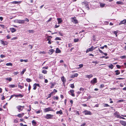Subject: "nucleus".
<instances>
[{
  "mask_svg": "<svg viewBox=\"0 0 126 126\" xmlns=\"http://www.w3.org/2000/svg\"><path fill=\"white\" fill-rule=\"evenodd\" d=\"M44 112H46L49 111H53V109L51 107H49L47 108H45L44 109Z\"/></svg>",
  "mask_w": 126,
  "mask_h": 126,
  "instance_id": "1",
  "label": "nucleus"
},
{
  "mask_svg": "<svg viewBox=\"0 0 126 126\" xmlns=\"http://www.w3.org/2000/svg\"><path fill=\"white\" fill-rule=\"evenodd\" d=\"M54 115L51 114H47L44 117L47 119H53Z\"/></svg>",
  "mask_w": 126,
  "mask_h": 126,
  "instance_id": "2",
  "label": "nucleus"
},
{
  "mask_svg": "<svg viewBox=\"0 0 126 126\" xmlns=\"http://www.w3.org/2000/svg\"><path fill=\"white\" fill-rule=\"evenodd\" d=\"M82 113L84 114L85 115H90L92 114V113L91 112L87 110H85L82 112Z\"/></svg>",
  "mask_w": 126,
  "mask_h": 126,
  "instance_id": "3",
  "label": "nucleus"
},
{
  "mask_svg": "<svg viewBox=\"0 0 126 126\" xmlns=\"http://www.w3.org/2000/svg\"><path fill=\"white\" fill-rule=\"evenodd\" d=\"M97 79L96 78H94L92 80H91L90 81V83L93 84H95L96 83H97Z\"/></svg>",
  "mask_w": 126,
  "mask_h": 126,
  "instance_id": "4",
  "label": "nucleus"
},
{
  "mask_svg": "<svg viewBox=\"0 0 126 126\" xmlns=\"http://www.w3.org/2000/svg\"><path fill=\"white\" fill-rule=\"evenodd\" d=\"M76 17H72L71 18L72 19V22H73L74 23L76 24L78 23V20L76 19Z\"/></svg>",
  "mask_w": 126,
  "mask_h": 126,
  "instance_id": "5",
  "label": "nucleus"
},
{
  "mask_svg": "<svg viewBox=\"0 0 126 126\" xmlns=\"http://www.w3.org/2000/svg\"><path fill=\"white\" fill-rule=\"evenodd\" d=\"M114 115H115V117L117 118H120L121 116L119 114V113L117 111H116L114 113Z\"/></svg>",
  "mask_w": 126,
  "mask_h": 126,
  "instance_id": "6",
  "label": "nucleus"
},
{
  "mask_svg": "<svg viewBox=\"0 0 126 126\" xmlns=\"http://www.w3.org/2000/svg\"><path fill=\"white\" fill-rule=\"evenodd\" d=\"M17 22L19 24H24L25 23V20H17Z\"/></svg>",
  "mask_w": 126,
  "mask_h": 126,
  "instance_id": "7",
  "label": "nucleus"
},
{
  "mask_svg": "<svg viewBox=\"0 0 126 126\" xmlns=\"http://www.w3.org/2000/svg\"><path fill=\"white\" fill-rule=\"evenodd\" d=\"M16 108L18 110L21 111H22L23 109V108H22V106H18L16 107Z\"/></svg>",
  "mask_w": 126,
  "mask_h": 126,
  "instance_id": "8",
  "label": "nucleus"
},
{
  "mask_svg": "<svg viewBox=\"0 0 126 126\" xmlns=\"http://www.w3.org/2000/svg\"><path fill=\"white\" fill-rule=\"evenodd\" d=\"M57 20L58 21V24H59L62 23V20L61 18H58Z\"/></svg>",
  "mask_w": 126,
  "mask_h": 126,
  "instance_id": "9",
  "label": "nucleus"
},
{
  "mask_svg": "<svg viewBox=\"0 0 126 126\" xmlns=\"http://www.w3.org/2000/svg\"><path fill=\"white\" fill-rule=\"evenodd\" d=\"M120 123L122 125L125 126H126V122L123 121H120Z\"/></svg>",
  "mask_w": 126,
  "mask_h": 126,
  "instance_id": "10",
  "label": "nucleus"
},
{
  "mask_svg": "<svg viewBox=\"0 0 126 126\" xmlns=\"http://www.w3.org/2000/svg\"><path fill=\"white\" fill-rule=\"evenodd\" d=\"M8 87L10 88H14L17 87V85L15 84L9 85Z\"/></svg>",
  "mask_w": 126,
  "mask_h": 126,
  "instance_id": "11",
  "label": "nucleus"
},
{
  "mask_svg": "<svg viewBox=\"0 0 126 126\" xmlns=\"http://www.w3.org/2000/svg\"><path fill=\"white\" fill-rule=\"evenodd\" d=\"M126 23V20L124 19L121 21L119 24V25H120L122 24H124Z\"/></svg>",
  "mask_w": 126,
  "mask_h": 126,
  "instance_id": "12",
  "label": "nucleus"
},
{
  "mask_svg": "<svg viewBox=\"0 0 126 126\" xmlns=\"http://www.w3.org/2000/svg\"><path fill=\"white\" fill-rule=\"evenodd\" d=\"M70 92L71 93V94L72 96H75V95L74 93V91L73 90H70Z\"/></svg>",
  "mask_w": 126,
  "mask_h": 126,
  "instance_id": "13",
  "label": "nucleus"
},
{
  "mask_svg": "<svg viewBox=\"0 0 126 126\" xmlns=\"http://www.w3.org/2000/svg\"><path fill=\"white\" fill-rule=\"evenodd\" d=\"M61 79L63 82V83L64 84L66 81V80L65 79L64 76H63L61 77Z\"/></svg>",
  "mask_w": 126,
  "mask_h": 126,
  "instance_id": "14",
  "label": "nucleus"
},
{
  "mask_svg": "<svg viewBox=\"0 0 126 126\" xmlns=\"http://www.w3.org/2000/svg\"><path fill=\"white\" fill-rule=\"evenodd\" d=\"M1 44H2L4 46H5L6 45H7V42L6 41H3L2 40H1Z\"/></svg>",
  "mask_w": 126,
  "mask_h": 126,
  "instance_id": "15",
  "label": "nucleus"
},
{
  "mask_svg": "<svg viewBox=\"0 0 126 126\" xmlns=\"http://www.w3.org/2000/svg\"><path fill=\"white\" fill-rule=\"evenodd\" d=\"M21 84L22 85V86L18 85V87L19 88H20V89H22L24 88V84L23 83H21Z\"/></svg>",
  "mask_w": 126,
  "mask_h": 126,
  "instance_id": "16",
  "label": "nucleus"
},
{
  "mask_svg": "<svg viewBox=\"0 0 126 126\" xmlns=\"http://www.w3.org/2000/svg\"><path fill=\"white\" fill-rule=\"evenodd\" d=\"M86 77L87 78H88L89 79H90L91 78L93 77V75L91 74H90V75H87L86 76Z\"/></svg>",
  "mask_w": 126,
  "mask_h": 126,
  "instance_id": "17",
  "label": "nucleus"
},
{
  "mask_svg": "<svg viewBox=\"0 0 126 126\" xmlns=\"http://www.w3.org/2000/svg\"><path fill=\"white\" fill-rule=\"evenodd\" d=\"M78 76V74L77 73H75L74 75H72L70 77L71 78H74L75 77H76Z\"/></svg>",
  "mask_w": 126,
  "mask_h": 126,
  "instance_id": "18",
  "label": "nucleus"
},
{
  "mask_svg": "<svg viewBox=\"0 0 126 126\" xmlns=\"http://www.w3.org/2000/svg\"><path fill=\"white\" fill-rule=\"evenodd\" d=\"M54 50L53 49H51L49 50V51L48 53L49 54H52L53 52H54Z\"/></svg>",
  "mask_w": 126,
  "mask_h": 126,
  "instance_id": "19",
  "label": "nucleus"
},
{
  "mask_svg": "<svg viewBox=\"0 0 126 126\" xmlns=\"http://www.w3.org/2000/svg\"><path fill=\"white\" fill-rule=\"evenodd\" d=\"M88 49L89 51H92L94 49V47L93 46H92L90 48Z\"/></svg>",
  "mask_w": 126,
  "mask_h": 126,
  "instance_id": "20",
  "label": "nucleus"
},
{
  "mask_svg": "<svg viewBox=\"0 0 126 126\" xmlns=\"http://www.w3.org/2000/svg\"><path fill=\"white\" fill-rule=\"evenodd\" d=\"M116 3L118 5H123V2L121 1H117L116 2Z\"/></svg>",
  "mask_w": 126,
  "mask_h": 126,
  "instance_id": "21",
  "label": "nucleus"
},
{
  "mask_svg": "<svg viewBox=\"0 0 126 126\" xmlns=\"http://www.w3.org/2000/svg\"><path fill=\"white\" fill-rule=\"evenodd\" d=\"M10 29L11 30V32L12 33L16 32V29L14 28H11Z\"/></svg>",
  "mask_w": 126,
  "mask_h": 126,
  "instance_id": "22",
  "label": "nucleus"
},
{
  "mask_svg": "<svg viewBox=\"0 0 126 126\" xmlns=\"http://www.w3.org/2000/svg\"><path fill=\"white\" fill-rule=\"evenodd\" d=\"M115 72H116L115 75H118L120 73V72L118 70H117L115 71Z\"/></svg>",
  "mask_w": 126,
  "mask_h": 126,
  "instance_id": "23",
  "label": "nucleus"
},
{
  "mask_svg": "<svg viewBox=\"0 0 126 126\" xmlns=\"http://www.w3.org/2000/svg\"><path fill=\"white\" fill-rule=\"evenodd\" d=\"M56 113L57 114H60L61 115L63 114V112L62 110H60L59 111H57Z\"/></svg>",
  "mask_w": 126,
  "mask_h": 126,
  "instance_id": "24",
  "label": "nucleus"
},
{
  "mask_svg": "<svg viewBox=\"0 0 126 126\" xmlns=\"http://www.w3.org/2000/svg\"><path fill=\"white\" fill-rule=\"evenodd\" d=\"M32 125L34 126H36L37 124L36 122L34 120H33L32 121Z\"/></svg>",
  "mask_w": 126,
  "mask_h": 126,
  "instance_id": "25",
  "label": "nucleus"
},
{
  "mask_svg": "<svg viewBox=\"0 0 126 126\" xmlns=\"http://www.w3.org/2000/svg\"><path fill=\"white\" fill-rule=\"evenodd\" d=\"M61 51L58 48H57L56 51V53H59L61 52Z\"/></svg>",
  "mask_w": 126,
  "mask_h": 126,
  "instance_id": "26",
  "label": "nucleus"
},
{
  "mask_svg": "<svg viewBox=\"0 0 126 126\" xmlns=\"http://www.w3.org/2000/svg\"><path fill=\"white\" fill-rule=\"evenodd\" d=\"M100 6L101 7L103 8L104 7L105 5V4L104 3H100Z\"/></svg>",
  "mask_w": 126,
  "mask_h": 126,
  "instance_id": "27",
  "label": "nucleus"
},
{
  "mask_svg": "<svg viewBox=\"0 0 126 126\" xmlns=\"http://www.w3.org/2000/svg\"><path fill=\"white\" fill-rule=\"evenodd\" d=\"M6 66H12V63H7L6 64Z\"/></svg>",
  "mask_w": 126,
  "mask_h": 126,
  "instance_id": "28",
  "label": "nucleus"
},
{
  "mask_svg": "<svg viewBox=\"0 0 126 126\" xmlns=\"http://www.w3.org/2000/svg\"><path fill=\"white\" fill-rule=\"evenodd\" d=\"M6 80H8L9 81H10L12 80V78H5Z\"/></svg>",
  "mask_w": 126,
  "mask_h": 126,
  "instance_id": "29",
  "label": "nucleus"
},
{
  "mask_svg": "<svg viewBox=\"0 0 126 126\" xmlns=\"http://www.w3.org/2000/svg\"><path fill=\"white\" fill-rule=\"evenodd\" d=\"M103 106L105 107H110V106L109 105H108L107 104H103Z\"/></svg>",
  "mask_w": 126,
  "mask_h": 126,
  "instance_id": "30",
  "label": "nucleus"
},
{
  "mask_svg": "<svg viewBox=\"0 0 126 126\" xmlns=\"http://www.w3.org/2000/svg\"><path fill=\"white\" fill-rule=\"evenodd\" d=\"M110 65H109L108 67L112 69L113 68V65L111 64Z\"/></svg>",
  "mask_w": 126,
  "mask_h": 126,
  "instance_id": "31",
  "label": "nucleus"
},
{
  "mask_svg": "<svg viewBox=\"0 0 126 126\" xmlns=\"http://www.w3.org/2000/svg\"><path fill=\"white\" fill-rule=\"evenodd\" d=\"M53 99L54 100L56 99V100H58V99H59V97H58V96H56V97H55V96H54L53 97Z\"/></svg>",
  "mask_w": 126,
  "mask_h": 126,
  "instance_id": "32",
  "label": "nucleus"
},
{
  "mask_svg": "<svg viewBox=\"0 0 126 126\" xmlns=\"http://www.w3.org/2000/svg\"><path fill=\"white\" fill-rule=\"evenodd\" d=\"M26 71V69H24L23 70V71L21 72V75H23L24 72Z\"/></svg>",
  "mask_w": 126,
  "mask_h": 126,
  "instance_id": "33",
  "label": "nucleus"
},
{
  "mask_svg": "<svg viewBox=\"0 0 126 126\" xmlns=\"http://www.w3.org/2000/svg\"><path fill=\"white\" fill-rule=\"evenodd\" d=\"M26 81L28 82H30L32 81V80L29 78H27L26 79Z\"/></svg>",
  "mask_w": 126,
  "mask_h": 126,
  "instance_id": "34",
  "label": "nucleus"
},
{
  "mask_svg": "<svg viewBox=\"0 0 126 126\" xmlns=\"http://www.w3.org/2000/svg\"><path fill=\"white\" fill-rule=\"evenodd\" d=\"M79 40V39H75L74 40V42H78Z\"/></svg>",
  "mask_w": 126,
  "mask_h": 126,
  "instance_id": "35",
  "label": "nucleus"
},
{
  "mask_svg": "<svg viewBox=\"0 0 126 126\" xmlns=\"http://www.w3.org/2000/svg\"><path fill=\"white\" fill-rule=\"evenodd\" d=\"M118 31L117 30L116 31H114L113 32V33L116 36H117V34L118 32Z\"/></svg>",
  "mask_w": 126,
  "mask_h": 126,
  "instance_id": "36",
  "label": "nucleus"
},
{
  "mask_svg": "<svg viewBox=\"0 0 126 126\" xmlns=\"http://www.w3.org/2000/svg\"><path fill=\"white\" fill-rule=\"evenodd\" d=\"M83 64H80L79 65V67L78 68H81L83 67Z\"/></svg>",
  "mask_w": 126,
  "mask_h": 126,
  "instance_id": "37",
  "label": "nucleus"
},
{
  "mask_svg": "<svg viewBox=\"0 0 126 126\" xmlns=\"http://www.w3.org/2000/svg\"><path fill=\"white\" fill-rule=\"evenodd\" d=\"M29 109L27 110V111L28 112H30L31 110V105H30L29 106Z\"/></svg>",
  "mask_w": 126,
  "mask_h": 126,
  "instance_id": "38",
  "label": "nucleus"
},
{
  "mask_svg": "<svg viewBox=\"0 0 126 126\" xmlns=\"http://www.w3.org/2000/svg\"><path fill=\"white\" fill-rule=\"evenodd\" d=\"M33 89L34 90H35L36 89V86L35 85V84H34L33 85Z\"/></svg>",
  "mask_w": 126,
  "mask_h": 126,
  "instance_id": "39",
  "label": "nucleus"
},
{
  "mask_svg": "<svg viewBox=\"0 0 126 126\" xmlns=\"http://www.w3.org/2000/svg\"><path fill=\"white\" fill-rule=\"evenodd\" d=\"M42 72L44 74H46L47 73V71L45 70H42Z\"/></svg>",
  "mask_w": 126,
  "mask_h": 126,
  "instance_id": "40",
  "label": "nucleus"
},
{
  "mask_svg": "<svg viewBox=\"0 0 126 126\" xmlns=\"http://www.w3.org/2000/svg\"><path fill=\"white\" fill-rule=\"evenodd\" d=\"M120 58L122 59H124L126 58V56L124 55L121 56H120Z\"/></svg>",
  "mask_w": 126,
  "mask_h": 126,
  "instance_id": "41",
  "label": "nucleus"
},
{
  "mask_svg": "<svg viewBox=\"0 0 126 126\" xmlns=\"http://www.w3.org/2000/svg\"><path fill=\"white\" fill-rule=\"evenodd\" d=\"M49 37H51V38H52V37L51 36H48L47 38V41H49L51 40V39L50 38H49Z\"/></svg>",
  "mask_w": 126,
  "mask_h": 126,
  "instance_id": "42",
  "label": "nucleus"
},
{
  "mask_svg": "<svg viewBox=\"0 0 126 126\" xmlns=\"http://www.w3.org/2000/svg\"><path fill=\"white\" fill-rule=\"evenodd\" d=\"M23 96V95H22V94H18V97H19L21 98Z\"/></svg>",
  "mask_w": 126,
  "mask_h": 126,
  "instance_id": "43",
  "label": "nucleus"
},
{
  "mask_svg": "<svg viewBox=\"0 0 126 126\" xmlns=\"http://www.w3.org/2000/svg\"><path fill=\"white\" fill-rule=\"evenodd\" d=\"M28 31L29 33H33L34 32V31L32 30H29Z\"/></svg>",
  "mask_w": 126,
  "mask_h": 126,
  "instance_id": "44",
  "label": "nucleus"
},
{
  "mask_svg": "<svg viewBox=\"0 0 126 126\" xmlns=\"http://www.w3.org/2000/svg\"><path fill=\"white\" fill-rule=\"evenodd\" d=\"M51 86H50V88H52L54 87V84L51 83Z\"/></svg>",
  "mask_w": 126,
  "mask_h": 126,
  "instance_id": "45",
  "label": "nucleus"
},
{
  "mask_svg": "<svg viewBox=\"0 0 126 126\" xmlns=\"http://www.w3.org/2000/svg\"><path fill=\"white\" fill-rule=\"evenodd\" d=\"M70 87L72 88H74V84H71Z\"/></svg>",
  "mask_w": 126,
  "mask_h": 126,
  "instance_id": "46",
  "label": "nucleus"
},
{
  "mask_svg": "<svg viewBox=\"0 0 126 126\" xmlns=\"http://www.w3.org/2000/svg\"><path fill=\"white\" fill-rule=\"evenodd\" d=\"M124 101H125L123 99H121V100H118L117 102H122Z\"/></svg>",
  "mask_w": 126,
  "mask_h": 126,
  "instance_id": "47",
  "label": "nucleus"
},
{
  "mask_svg": "<svg viewBox=\"0 0 126 126\" xmlns=\"http://www.w3.org/2000/svg\"><path fill=\"white\" fill-rule=\"evenodd\" d=\"M31 88V87L30 85V84H29V88H28V90L29 91V93L30 92V90Z\"/></svg>",
  "mask_w": 126,
  "mask_h": 126,
  "instance_id": "48",
  "label": "nucleus"
},
{
  "mask_svg": "<svg viewBox=\"0 0 126 126\" xmlns=\"http://www.w3.org/2000/svg\"><path fill=\"white\" fill-rule=\"evenodd\" d=\"M55 40H61V39L59 37H57L55 39Z\"/></svg>",
  "mask_w": 126,
  "mask_h": 126,
  "instance_id": "49",
  "label": "nucleus"
},
{
  "mask_svg": "<svg viewBox=\"0 0 126 126\" xmlns=\"http://www.w3.org/2000/svg\"><path fill=\"white\" fill-rule=\"evenodd\" d=\"M59 33L61 36H63V33L61 32H59Z\"/></svg>",
  "mask_w": 126,
  "mask_h": 126,
  "instance_id": "50",
  "label": "nucleus"
},
{
  "mask_svg": "<svg viewBox=\"0 0 126 126\" xmlns=\"http://www.w3.org/2000/svg\"><path fill=\"white\" fill-rule=\"evenodd\" d=\"M17 116H18V117H22V116L21 115V114H18Z\"/></svg>",
  "mask_w": 126,
  "mask_h": 126,
  "instance_id": "51",
  "label": "nucleus"
},
{
  "mask_svg": "<svg viewBox=\"0 0 126 126\" xmlns=\"http://www.w3.org/2000/svg\"><path fill=\"white\" fill-rule=\"evenodd\" d=\"M98 50L99 52L100 53H102V54H103V53H104L103 51H102L99 48H98Z\"/></svg>",
  "mask_w": 126,
  "mask_h": 126,
  "instance_id": "52",
  "label": "nucleus"
},
{
  "mask_svg": "<svg viewBox=\"0 0 126 126\" xmlns=\"http://www.w3.org/2000/svg\"><path fill=\"white\" fill-rule=\"evenodd\" d=\"M0 57L1 58H3L5 57V56L2 54H1L0 55Z\"/></svg>",
  "mask_w": 126,
  "mask_h": 126,
  "instance_id": "53",
  "label": "nucleus"
},
{
  "mask_svg": "<svg viewBox=\"0 0 126 126\" xmlns=\"http://www.w3.org/2000/svg\"><path fill=\"white\" fill-rule=\"evenodd\" d=\"M52 19V18L51 17L47 21V22L48 23L49 21H50Z\"/></svg>",
  "mask_w": 126,
  "mask_h": 126,
  "instance_id": "54",
  "label": "nucleus"
},
{
  "mask_svg": "<svg viewBox=\"0 0 126 126\" xmlns=\"http://www.w3.org/2000/svg\"><path fill=\"white\" fill-rule=\"evenodd\" d=\"M0 26H1L2 28L4 29L5 28V26L3 25L0 24Z\"/></svg>",
  "mask_w": 126,
  "mask_h": 126,
  "instance_id": "55",
  "label": "nucleus"
},
{
  "mask_svg": "<svg viewBox=\"0 0 126 126\" xmlns=\"http://www.w3.org/2000/svg\"><path fill=\"white\" fill-rule=\"evenodd\" d=\"M18 2V1H15L13 2L12 3L14 4H17Z\"/></svg>",
  "mask_w": 126,
  "mask_h": 126,
  "instance_id": "56",
  "label": "nucleus"
},
{
  "mask_svg": "<svg viewBox=\"0 0 126 126\" xmlns=\"http://www.w3.org/2000/svg\"><path fill=\"white\" fill-rule=\"evenodd\" d=\"M79 90L81 91H82V92H83L84 90V89L83 88L81 87L80 89Z\"/></svg>",
  "mask_w": 126,
  "mask_h": 126,
  "instance_id": "57",
  "label": "nucleus"
},
{
  "mask_svg": "<svg viewBox=\"0 0 126 126\" xmlns=\"http://www.w3.org/2000/svg\"><path fill=\"white\" fill-rule=\"evenodd\" d=\"M41 111L39 110L36 111V112L37 114H38L40 113Z\"/></svg>",
  "mask_w": 126,
  "mask_h": 126,
  "instance_id": "58",
  "label": "nucleus"
},
{
  "mask_svg": "<svg viewBox=\"0 0 126 126\" xmlns=\"http://www.w3.org/2000/svg\"><path fill=\"white\" fill-rule=\"evenodd\" d=\"M75 112L76 113V114H77L78 115H79V112L78 111H77V110H76V111H75Z\"/></svg>",
  "mask_w": 126,
  "mask_h": 126,
  "instance_id": "59",
  "label": "nucleus"
},
{
  "mask_svg": "<svg viewBox=\"0 0 126 126\" xmlns=\"http://www.w3.org/2000/svg\"><path fill=\"white\" fill-rule=\"evenodd\" d=\"M104 87V85L103 84H102L100 85V88H102Z\"/></svg>",
  "mask_w": 126,
  "mask_h": 126,
  "instance_id": "60",
  "label": "nucleus"
},
{
  "mask_svg": "<svg viewBox=\"0 0 126 126\" xmlns=\"http://www.w3.org/2000/svg\"><path fill=\"white\" fill-rule=\"evenodd\" d=\"M17 38L16 37H14L12 38L11 39V40H15V39H17Z\"/></svg>",
  "mask_w": 126,
  "mask_h": 126,
  "instance_id": "61",
  "label": "nucleus"
},
{
  "mask_svg": "<svg viewBox=\"0 0 126 126\" xmlns=\"http://www.w3.org/2000/svg\"><path fill=\"white\" fill-rule=\"evenodd\" d=\"M43 69H47L48 68V67L47 66L46 67H43Z\"/></svg>",
  "mask_w": 126,
  "mask_h": 126,
  "instance_id": "62",
  "label": "nucleus"
},
{
  "mask_svg": "<svg viewBox=\"0 0 126 126\" xmlns=\"http://www.w3.org/2000/svg\"><path fill=\"white\" fill-rule=\"evenodd\" d=\"M116 66L118 68H120V67H121V66H120V65H116Z\"/></svg>",
  "mask_w": 126,
  "mask_h": 126,
  "instance_id": "63",
  "label": "nucleus"
},
{
  "mask_svg": "<svg viewBox=\"0 0 126 126\" xmlns=\"http://www.w3.org/2000/svg\"><path fill=\"white\" fill-rule=\"evenodd\" d=\"M18 72H15L14 73V74L15 75H16L17 74H18Z\"/></svg>",
  "mask_w": 126,
  "mask_h": 126,
  "instance_id": "64",
  "label": "nucleus"
}]
</instances>
